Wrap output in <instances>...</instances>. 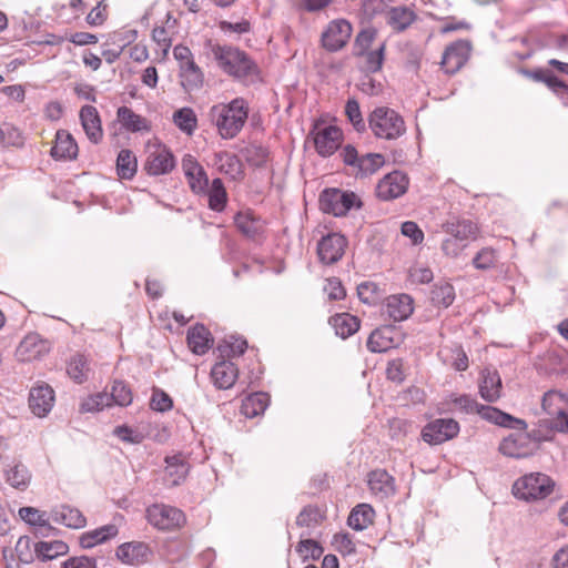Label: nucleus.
<instances>
[{
    "mask_svg": "<svg viewBox=\"0 0 568 568\" xmlns=\"http://www.w3.org/2000/svg\"><path fill=\"white\" fill-rule=\"evenodd\" d=\"M205 48L225 74L244 85H253L262 81L258 64L244 50L233 45L214 43L212 40L205 43Z\"/></svg>",
    "mask_w": 568,
    "mask_h": 568,
    "instance_id": "obj_1",
    "label": "nucleus"
},
{
    "mask_svg": "<svg viewBox=\"0 0 568 568\" xmlns=\"http://www.w3.org/2000/svg\"><path fill=\"white\" fill-rule=\"evenodd\" d=\"M248 102L242 98H235L229 103H219L211 106L209 118L215 125L220 136L231 140L239 135L248 119Z\"/></svg>",
    "mask_w": 568,
    "mask_h": 568,
    "instance_id": "obj_2",
    "label": "nucleus"
},
{
    "mask_svg": "<svg viewBox=\"0 0 568 568\" xmlns=\"http://www.w3.org/2000/svg\"><path fill=\"white\" fill-rule=\"evenodd\" d=\"M449 403L454 409L463 414H478L483 419L498 426L524 430L527 424L524 419L516 418L496 407L479 404L471 395L450 394Z\"/></svg>",
    "mask_w": 568,
    "mask_h": 568,
    "instance_id": "obj_3",
    "label": "nucleus"
},
{
    "mask_svg": "<svg viewBox=\"0 0 568 568\" xmlns=\"http://www.w3.org/2000/svg\"><path fill=\"white\" fill-rule=\"evenodd\" d=\"M555 480L544 473H529L515 480L511 491L517 499L528 503L544 500L555 490Z\"/></svg>",
    "mask_w": 568,
    "mask_h": 568,
    "instance_id": "obj_4",
    "label": "nucleus"
},
{
    "mask_svg": "<svg viewBox=\"0 0 568 568\" xmlns=\"http://www.w3.org/2000/svg\"><path fill=\"white\" fill-rule=\"evenodd\" d=\"M368 125L378 139L396 140L406 132L403 116L388 106H378L368 116Z\"/></svg>",
    "mask_w": 568,
    "mask_h": 568,
    "instance_id": "obj_5",
    "label": "nucleus"
},
{
    "mask_svg": "<svg viewBox=\"0 0 568 568\" xmlns=\"http://www.w3.org/2000/svg\"><path fill=\"white\" fill-rule=\"evenodd\" d=\"M318 202L324 213L334 216H344L353 207L361 209L363 206V202L354 192L335 187L322 191Z\"/></svg>",
    "mask_w": 568,
    "mask_h": 568,
    "instance_id": "obj_6",
    "label": "nucleus"
},
{
    "mask_svg": "<svg viewBox=\"0 0 568 568\" xmlns=\"http://www.w3.org/2000/svg\"><path fill=\"white\" fill-rule=\"evenodd\" d=\"M345 165L353 169L356 178H367L377 172L385 163L379 153H367L359 156L356 148L352 144L345 145L339 153Z\"/></svg>",
    "mask_w": 568,
    "mask_h": 568,
    "instance_id": "obj_7",
    "label": "nucleus"
},
{
    "mask_svg": "<svg viewBox=\"0 0 568 568\" xmlns=\"http://www.w3.org/2000/svg\"><path fill=\"white\" fill-rule=\"evenodd\" d=\"M146 519L154 528L169 531L182 527L186 521L185 514L181 509L164 504L149 506Z\"/></svg>",
    "mask_w": 568,
    "mask_h": 568,
    "instance_id": "obj_8",
    "label": "nucleus"
},
{
    "mask_svg": "<svg viewBox=\"0 0 568 568\" xmlns=\"http://www.w3.org/2000/svg\"><path fill=\"white\" fill-rule=\"evenodd\" d=\"M517 72L534 82L544 83L564 106H568V83L558 78L551 69L520 67Z\"/></svg>",
    "mask_w": 568,
    "mask_h": 568,
    "instance_id": "obj_9",
    "label": "nucleus"
},
{
    "mask_svg": "<svg viewBox=\"0 0 568 568\" xmlns=\"http://www.w3.org/2000/svg\"><path fill=\"white\" fill-rule=\"evenodd\" d=\"M460 427L453 418H437L427 423L422 429V439L429 445H440L455 438Z\"/></svg>",
    "mask_w": 568,
    "mask_h": 568,
    "instance_id": "obj_10",
    "label": "nucleus"
},
{
    "mask_svg": "<svg viewBox=\"0 0 568 568\" xmlns=\"http://www.w3.org/2000/svg\"><path fill=\"white\" fill-rule=\"evenodd\" d=\"M353 27L345 19H336L328 22L322 33L321 43L328 52H337L342 50L351 39Z\"/></svg>",
    "mask_w": 568,
    "mask_h": 568,
    "instance_id": "obj_11",
    "label": "nucleus"
},
{
    "mask_svg": "<svg viewBox=\"0 0 568 568\" xmlns=\"http://www.w3.org/2000/svg\"><path fill=\"white\" fill-rule=\"evenodd\" d=\"M234 224L239 232L252 242L263 243L266 239V222L250 209L237 212Z\"/></svg>",
    "mask_w": 568,
    "mask_h": 568,
    "instance_id": "obj_12",
    "label": "nucleus"
},
{
    "mask_svg": "<svg viewBox=\"0 0 568 568\" xmlns=\"http://www.w3.org/2000/svg\"><path fill=\"white\" fill-rule=\"evenodd\" d=\"M348 241L341 233H328L317 243V256L322 264L333 265L344 255Z\"/></svg>",
    "mask_w": 568,
    "mask_h": 568,
    "instance_id": "obj_13",
    "label": "nucleus"
},
{
    "mask_svg": "<svg viewBox=\"0 0 568 568\" xmlns=\"http://www.w3.org/2000/svg\"><path fill=\"white\" fill-rule=\"evenodd\" d=\"M409 178L406 173L395 170L386 174L376 186V195L382 201L395 200L407 192Z\"/></svg>",
    "mask_w": 568,
    "mask_h": 568,
    "instance_id": "obj_14",
    "label": "nucleus"
},
{
    "mask_svg": "<svg viewBox=\"0 0 568 568\" xmlns=\"http://www.w3.org/2000/svg\"><path fill=\"white\" fill-rule=\"evenodd\" d=\"M470 42L458 40L450 43L444 51L442 58V68L445 73L453 75L457 73L468 61L470 55Z\"/></svg>",
    "mask_w": 568,
    "mask_h": 568,
    "instance_id": "obj_15",
    "label": "nucleus"
},
{
    "mask_svg": "<svg viewBox=\"0 0 568 568\" xmlns=\"http://www.w3.org/2000/svg\"><path fill=\"white\" fill-rule=\"evenodd\" d=\"M312 134H314L315 150L322 158L334 154L343 141V132L335 125H327L322 129L315 126Z\"/></svg>",
    "mask_w": 568,
    "mask_h": 568,
    "instance_id": "obj_16",
    "label": "nucleus"
},
{
    "mask_svg": "<svg viewBox=\"0 0 568 568\" xmlns=\"http://www.w3.org/2000/svg\"><path fill=\"white\" fill-rule=\"evenodd\" d=\"M414 311V300L408 294L390 295L383 306V315L393 322L407 320Z\"/></svg>",
    "mask_w": 568,
    "mask_h": 568,
    "instance_id": "obj_17",
    "label": "nucleus"
},
{
    "mask_svg": "<svg viewBox=\"0 0 568 568\" xmlns=\"http://www.w3.org/2000/svg\"><path fill=\"white\" fill-rule=\"evenodd\" d=\"M532 443L528 434L521 432L516 434H510L505 437L499 444V452L511 458H526L532 455Z\"/></svg>",
    "mask_w": 568,
    "mask_h": 568,
    "instance_id": "obj_18",
    "label": "nucleus"
},
{
    "mask_svg": "<svg viewBox=\"0 0 568 568\" xmlns=\"http://www.w3.org/2000/svg\"><path fill=\"white\" fill-rule=\"evenodd\" d=\"M174 166L175 160L171 151L159 145L149 153L144 163V171L149 175L158 176L170 173Z\"/></svg>",
    "mask_w": 568,
    "mask_h": 568,
    "instance_id": "obj_19",
    "label": "nucleus"
},
{
    "mask_svg": "<svg viewBox=\"0 0 568 568\" xmlns=\"http://www.w3.org/2000/svg\"><path fill=\"white\" fill-rule=\"evenodd\" d=\"M151 549L148 544L142 541H129L116 548V558L125 565L139 566L149 560Z\"/></svg>",
    "mask_w": 568,
    "mask_h": 568,
    "instance_id": "obj_20",
    "label": "nucleus"
},
{
    "mask_svg": "<svg viewBox=\"0 0 568 568\" xmlns=\"http://www.w3.org/2000/svg\"><path fill=\"white\" fill-rule=\"evenodd\" d=\"M182 169L191 190L194 193H205L209 187V178L203 166L192 155H185L182 160Z\"/></svg>",
    "mask_w": 568,
    "mask_h": 568,
    "instance_id": "obj_21",
    "label": "nucleus"
},
{
    "mask_svg": "<svg viewBox=\"0 0 568 568\" xmlns=\"http://www.w3.org/2000/svg\"><path fill=\"white\" fill-rule=\"evenodd\" d=\"M54 404V390L48 384L32 387L29 394V407L39 417L47 416Z\"/></svg>",
    "mask_w": 568,
    "mask_h": 568,
    "instance_id": "obj_22",
    "label": "nucleus"
},
{
    "mask_svg": "<svg viewBox=\"0 0 568 568\" xmlns=\"http://www.w3.org/2000/svg\"><path fill=\"white\" fill-rule=\"evenodd\" d=\"M396 335L397 331L394 326L383 325L369 334L366 346L372 353L386 352L397 345Z\"/></svg>",
    "mask_w": 568,
    "mask_h": 568,
    "instance_id": "obj_23",
    "label": "nucleus"
},
{
    "mask_svg": "<svg viewBox=\"0 0 568 568\" xmlns=\"http://www.w3.org/2000/svg\"><path fill=\"white\" fill-rule=\"evenodd\" d=\"M210 375L216 388L230 389L239 377V368L233 362L223 357L213 365Z\"/></svg>",
    "mask_w": 568,
    "mask_h": 568,
    "instance_id": "obj_24",
    "label": "nucleus"
},
{
    "mask_svg": "<svg viewBox=\"0 0 568 568\" xmlns=\"http://www.w3.org/2000/svg\"><path fill=\"white\" fill-rule=\"evenodd\" d=\"M186 343L192 353L204 355L213 346L214 338L204 324L196 323L187 329Z\"/></svg>",
    "mask_w": 568,
    "mask_h": 568,
    "instance_id": "obj_25",
    "label": "nucleus"
},
{
    "mask_svg": "<svg viewBox=\"0 0 568 568\" xmlns=\"http://www.w3.org/2000/svg\"><path fill=\"white\" fill-rule=\"evenodd\" d=\"M78 144L73 136L65 130H58L55 133L54 145L50 150V155L54 160H74L78 156Z\"/></svg>",
    "mask_w": 568,
    "mask_h": 568,
    "instance_id": "obj_26",
    "label": "nucleus"
},
{
    "mask_svg": "<svg viewBox=\"0 0 568 568\" xmlns=\"http://www.w3.org/2000/svg\"><path fill=\"white\" fill-rule=\"evenodd\" d=\"M385 16L387 26L396 33L407 30L417 19L415 11L406 6L390 7Z\"/></svg>",
    "mask_w": 568,
    "mask_h": 568,
    "instance_id": "obj_27",
    "label": "nucleus"
},
{
    "mask_svg": "<svg viewBox=\"0 0 568 568\" xmlns=\"http://www.w3.org/2000/svg\"><path fill=\"white\" fill-rule=\"evenodd\" d=\"M6 483L12 488L24 491L30 486L32 474L20 460H14L3 469Z\"/></svg>",
    "mask_w": 568,
    "mask_h": 568,
    "instance_id": "obj_28",
    "label": "nucleus"
},
{
    "mask_svg": "<svg viewBox=\"0 0 568 568\" xmlns=\"http://www.w3.org/2000/svg\"><path fill=\"white\" fill-rule=\"evenodd\" d=\"M79 115L88 139L95 144L99 143L102 140L103 131L97 108L84 105L81 108Z\"/></svg>",
    "mask_w": 568,
    "mask_h": 568,
    "instance_id": "obj_29",
    "label": "nucleus"
},
{
    "mask_svg": "<svg viewBox=\"0 0 568 568\" xmlns=\"http://www.w3.org/2000/svg\"><path fill=\"white\" fill-rule=\"evenodd\" d=\"M371 491L381 499L395 494V479L385 469H375L368 474Z\"/></svg>",
    "mask_w": 568,
    "mask_h": 568,
    "instance_id": "obj_30",
    "label": "nucleus"
},
{
    "mask_svg": "<svg viewBox=\"0 0 568 568\" xmlns=\"http://www.w3.org/2000/svg\"><path fill=\"white\" fill-rule=\"evenodd\" d=\"M50 517L54 523L72 529H80L87 525L83 514L69 505L55 507L51 510Z\"/></svg>",
    "mask_w": 568,
    "mask_h": 568,
    "instance_id": "obj_31",
    "label": "nucleus"
},
{
    "mask_svg": "<svg viewBox=\"0 0 568 568\" xmlns=\"http://www.w3.org/2000/svg\"><path fill=\"white\" fill-rule=\"evenodd\" d=\"M119 529L115 525L109 524L97 529L83 532L79 538V544L83 549H90L94 546L105 542L106 540L115 537Z\"/></svg>",
    "mask_w": 568,
    "mask_h": 568,
    "instance_id": "obj_32",
    "label": "nucleus"
},
{
    "mask_svg": "<svg viewBox=\"0 0 568 568\" xmlns=\"http://www.w3.org/2000/svg\"><path fill=\"white\" fill-rule=\"evenodd\" d=\"M181 84L186 92L202 88L204 74L194 61L182 62L180 65Z\"/></svg>",
    "mask_w": 568,
    "mask_h": 568,
    "instance_id": "obj_33",
    "label": "nucleus"
},
{
    "mask_svg": "<svg viewBox=\"0 0 568 568\" xmlns=\"http://www.w3.org/2000/svg\"><path fill=\"white\" fill-rule=\"evenodd\" d=\"M443 229L448 235L463 243L476 239L478 232L477 225L470 220L450 221L445 223Z\"/></svg>",
    "mask_w": 568,
    "mask_h": 568,
    "instance_id": "obj_34",
    "label": "nucleus"
},
{
    "mask_svg": "<svg viewBox=\"0 0 568 568\" xmlns=\"http://www.w3.org/2000/svg\"><path fill=\"white\" fill-rule=\"evenodd\" d=\"M44 348L43 342L38 334L27 335L19 344L16 355L21 362H30L38 358Z\"/></svg>",
    "mask_w": 568,
    "mask_h": 568,
    "instance_id": "obj_35",
    "label": "nucleus"
},
{
    "mask_svg": "<svg viewBox=\"0 0 568 568\" xmlns=\"http://www.w3.org/2000/svg\"><path fill=\"white\" fill-rule=\"evenodd\" d=\"M374 518L375 510L369 504H358L352 509L347 524L352 529L362 531L373 524Z\"/></svg>",
    "mask_w": 568,
    "mask_h": 568,
    "instance_id": "obj_36",
    "label": "nucleus"
},
{
    "mask_svg": "<svg viewBox=\"0 0 568 568\" xmlns=\"http://www.w3.org/2000/svg\"><path fill=\"white\" fill-rule=\"evenodd\" d=\"M501 379L496 371L483 372V379L479 384V394L483 399L489 403L496 402L500 397Z\"/></svg>",
    "mask_w": 568,
    "mask_h": 568,
    "instance_id": "obj_37",
    "label": "nucleus"
},
{
    "mask_svg": "<svg viewBox=\"0 0 568 568\" xmlns=\"http://www.w3.org/2000/svg\"><path fill=\"white\" fill-rule=\"evenodd\" d=\"M270 397L264 392H255L246 396L241 405V413L247 417L253 418L263 414L267 408Z\"/></svg>",
    "mask_w": 568,
    "mask_h": 568,
    "instance_id": "obj_38",
    "label": "nucleus"
},
{
    "mask_svg": "<svg viewBox=\"0 0 568 568\" xmlns=\"http://www.w3.org/2000/svg\"><path fill=\"white\" fill-rule=\"evenodd\" d=\"M118 121L121 123L122 128L130 132H141L149 131L150 126L148 124V120L136 113H134L130 108L123 105L120 106L116 111Z\"/></svg>",
    "mask_w": 568,
    "mask_h": 568,
    "instance_id": "obj_39",
    "label": "nucleus"
},
{
    "mask_svg": "<svg viewBox=\"0 0 568 568\" xmlns=\"http://www.w3.org/2000/svg\"><path fill=\"white\" fill-rule=\"evenodd\" d=\"M329 324L335 329L337 336L347 338L359 328V321L349 313L336 314L329 318Z\"/></svg>",
    "mask_w": 568,
    "mask_h": 568,
    "instance_id": "obj_40",
    "label": "nucleus"
},
{
    "mask_svg": "<svg viewBox=\"0 0 568 568\" xmlns=\"http://www.w3.org/2000/svg\"><path fill=\"white\" fill-rule=\"evenodd\" d=\"M214 165L220 173L229 175L232 179H235L242 172V164L239 156L226 151L215 153Z\"/></svg>",
    "mask_w": 568,
    "mask_h": 568,
    "instance_id": "obj_41",
    "label": "nucleus"
},
{
    "mask_svg": "<svg viewBox=\"0 0 568 568\" xmlns=\"http://www.w3.org/2000/svg\"><path fill=\"white\" fill-rule=\"evenodd\" d=\"M69 546L62 540L39 541L34 545L37 557L42 560H52L59 556L67 555Z\"/></svg>",
    "mask_w": 568,
    "mask_h": 568,
    "instance_id": "obj_42",
    "label": "nucleus"
},
{
    "mask_svg": "<svg viewBox=\"0 0 568 568\" xmlns=\"http://www.w3.org/2000/svg\"><path fill=\"white\" fill-rule=\"evenodd\" d=\"M310 535L311 534L308 531H303L301 534V540L295 547V551L298 554L303 561H307L310 559L317 560L324 552V548L320 545V542L308 538Z\"/></svg>",
    "mask_w": 568,
    "mask_h": 568,
    "instance_id": "obj_43",
    "label": "nucleus"
},
{
    "mask_svg": "<svg viewBox=\"0 0 568 568\" xmlns=\"http://www.w3.org/2000/svg\"><path fill=\"white\" fill-rule=\"evenodd\" d=\"M454 286L445 281L436 283L430 291V301L435 306L447 308L455 301Z\"/></svg>",
    "mask_w": 568,
    "mask_h": 568,
    "instance_id": "obj_44",
    "label": "nucleus"
},
{
    "mask_svg": "<svg viewBox=\"0 0 568 568\" xmlns=\"http://www.w3.org/2000/svg\"><path fill=\"white\" fill-rule=\"evenodd\" d=\"M205 194L209 197V207L215 212H222L227 202V193L220 178L213 179Z\"/></svg>",
    "mask_w": 568,
    "mask_h": 568,
    "instance_id": "obj_45",
    "label": "nucleus"
},
{
    "mask_svg": "<svg viewBox=\"0 0 568 568\" xmlns=\"http://www.w3.org/2000/svg\"><path fill=\"white\" fill-rule=\"evenodd\" d=\"M165 464V471L172 478V485H179L185 479L190 467L182 455L166 456Z\"/></svg>",
    "mask_w": 568,
    "mask_h": 568,
    "instance_id": "obj_46",
    "label": "nucleus"
},
{
    "mask_svg": "<svg viewBox=\"0 0 568 568\" xmlns=\"http://www.w3.org/2000/svg\"><path fill=\"white\" fill-rule=\"evenodd\" d=\"M138 169V161L131 150L123 149L119 152L116 159V173L121 179L131 180Z\"/></svg>",
    "mask_w": 568,
    "mask_h": 568,
    "instance_id": "obj_47",
    "label": "nucleus"
},
{
    "mask_svg": "<svg viewBox=\"0 0 568 568\" xmlns=\"http://www.w3.org/2000/svg\"><path fill=\"white\" fill-rule=\"evenodd\" d=\"M325 519L324 513L315 505L305 506L296 517L297 527L316 528Z\"/></svg>",
    "mask_w": 568,
    "mask_h": 568,
    "instance_id": "obj_48",
    "label": "nucleus"
},
{
    "mask_svg": "<svg viewBox=\"0 0 568 568\" xmlns=\"http://www.w3.org/2000/svg\"><path fill=\"white\" fill-rule=\"evenodd\" d=\"M174 124L184 133L192 134L197 126L195 112L191 108H182L173 114Z\"/></svg>",
    "mask_w": 568,
    "mask_h": 568,
    "instance_id": "obj_49",
    "label": "nucleus"
},
{
    "mask_svg": "<svg viewBox=\"0 0 568 568\" xmlns=\"http://www.w3.org/2000/svg\"><path fill=\"white\" fill-rule=\"evenodd\" d=\"M377 30L375 28H366L361 30L354 41L353 54L354 57H363L371 48L376 39Z\"/></svg>",
    "mask_w": 568,
    "mask_h": 568,
    "instance_id": "obj_50",
    "label": "nucleus"
},
{
    "mask_svg": "<svg viewBox=\"0 0 568 568\" xmlns=\"http://www.w3.org/2000/svg\"><path fill=\"white\" fill-rule=\"evenodd\" d=\"M112 399L114 404L125 407L129 406L133 400V394L130 386L123 381H114L111 387L109 399Z\"/></svg>",
    "mask_w": 568,
    "mask_h": 568,
    "instance_id": "obj_51",
    "label": "nucleus"
},
{
    "mask_svg": "<svg viewBox=\"0 0 568 568\" xmlns=\"http://www.w3.org/2000/svg\"><path fill=\"white\" fill-rule=\"evenodd\" d=\"M232 341L224 339L217 345L221 357L241 356L247 348V342L240 337H231Z\"/></svg>",
    "mask_w": 568,
    "mask_h": 568,
    "instance_id": "obj_52",
    "label": "nucleus"
},
{
    "mask_svg": "<svg viewBox=\"0 0 568 568\" xmlns=\"http://www.w3.org/2000/svg\"><path fill=\"white\" fill-rule=\"evenodd\" d=\"M345 114L355 131L364 132L366 130V124L362 115L359 103L355 98L347 100L345 104Z\"/></svg>",
    "mask_w": 568,
    "mask_h": 568,
    "instance_id": "obj_53",
    "label": "nucleus"
},
{
    "mask_svg": "<svg viewBox=\"0 0 568 568\" xmlns=\"http://www.w3.org/2000/svg\"><path fill=\"white\" fill-rule=\"evenodd\" d=\"M386 43L383 42L378 49L369 51L363 55L365 57V69L368 72L376 73L382 70L385 60Z\"/></svg>",
    "mask_w": 568,
    "mask_h": 568,
    "instance_id": "obj_54",
    "label": "nucleus"
},
{
    "mask_svg": "<svg viewBox=\"0 0 568 568\" xmlns=\"http://www.w3.org/2000/svg\"><path fill=\"white\" fill-rule=\"evenodd\" d=\"M244 155L247 161L253 166H262L266 163L268 159V151L265 146L261 144H250L244 150Z\"/></svg>",
    "mask_w": 568,
    "mask_h": 568,
    "instance_id": "obj_55",
    "label": "nucleus"
},
{
    "mask_svg": "<svg viewBox=\"0 0 568 568\" xmlns=\"http://www.w3.org/2000/svg\"><path fill=\"white\" fill-rule=\"evenodd\" d=\"M150 406L155 412H169L173 407V399L163 389L154 387L152 390Z\"/></svg>",
    "mask_w": 568,
    "mask_h": 568,
    "instance_id": "obj_56",
    "label": "nucleus"
},
{
    "mask_svg": "<svg viewBox=\"0 0 568 568\" xmlns=\"http://www.w3.org/2000/svg\"><path fill=\"white\" fill-rule=\"evenodd\" d=\"M0 143L3 145L22 146L24 140L17 128L8 123H3L0 125Z\"/></svg>",
    "mask_w": 568,
    "mask_h": 568,
    "instance_id": "obj_57",
    "label": "nucleus"
},
{
    "mask_svg": "<svg viewBox=\"0 0 568 568\" xmlns=\"http://www.w3.org/2000/svg\"><path fill=\"white\" fill-rule=\"evenodd\" d=\"M497 262L496 251L491 247L481 248L473 258V265L477 270H488Z\"/></svg>",
    "mask_w": 568,
    "mask_h": 568,
    "instance_id": "obj_58",
    "label": "nucleus"
},
{
    "mask_svg": "<svg viewBox=\"0 0 568 568\" xmlns=\"http://www.w3.org/2000/svg\"><path fill=\"white\" fill-rule=\"evenodd\" d=\"M136 37L135 30L128 31L123 37L120 38V40L123 42L121 45H119L118 49H103L102 50V57L105 60L106 63L111 64L115 62L121 53L123 52V49L126 44H129L131 41H133Z\"/></svg>",
    "mask_w": 568,
    "mask_h": 568,
    "instance_id": "obj_59",
    "label": "nucleus"
},
{
    "mask_svg": "<svg viewBox=\"0 0 568 568\" xmlns=\"http://www.w3.org/2000/svg\"><path fill=\"white\" fill-rule=\"evenodd\" d=\"M19 516L28 525L33 526L34 529L40 527L41 524L47 519L45 511H41L33 507H21L19 509Z\"/></svg>",
    "mask_w": 568,
    "mask_h": 568,
    "instance_id": "obj_60",
    "label": "nucleus"
},
{
    "mask_svg": "<svg viewBox=\"0 0 568 568\" xmlns=\"http://www.w3.org/2000/svg\"><path fill=\"white\" fill-rule=\"evenodd\" d=\"M110 406L109 403V394L99 393L92 396H89L81 404L82 412H99L103 409V407Z\"/></svg>",
    "mask_w": 568,
    "mask_h": 568,
    "instance_id": "obj_61",
    "label": "nucleus"
},
{
    "mask_svg": "<svg viewBox=\"0 0 568 568\" xmlns=\"http://www.w3.org/2000/svg\"><path fill=\"white\" fill-rule=\"evenodd\" d=\"M87 363L83 356L79 355L71 359L68 365V374L69 376L78 383H82L85 379V371Z\"/></svg>",
    "mask_w": 568,
    "mask_h": 568,
    "instance_id": "obj_62",
    "label": "nucleus"
},
{
    "mask_svg": "<svg viewBox=\"0 0 568 568\" xmlns=\"http://www.w3.org/2000/svg\"><path fill=\"white\" fill-rule=\"evenodd\" d=\"M402 234L409 237L413 245L422 244L424 241V232L416 222L406 221L400 227Z\"/></svg>",
    "mask_w": 568,
    "mask_h": 568,
    "instance_id": "obj_63",
    "label": "nucleus"
},
{
    "mask_svg": "<svg viewBox=\"0 0 568 568\" xmlns=\"http://www.w3.org/2000/svg\"><path fill=\"white\" fill-rule=\"evenodd\" d=\"M61 568H97V559L88 556H74L63 561Z\"/></svg>",
    "mask_w": 568,
    "mask_h": 568,
    "instance_id": "obj_64",
    "label": "nucleus"
}]
</instances>
